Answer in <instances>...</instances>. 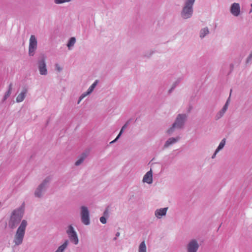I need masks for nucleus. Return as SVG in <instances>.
I'll return each instance as SVG.
<instances>
[{"instance_id": "obj_1", "label": "nucleus", "mask_w": 252, "mask_h": 252, "mask_svg": "<svg viewBox=\"0 0 252 252\" xmlns=\"http://www.w3.org/2000/svg\"><path fill=\"white\" fill-rule=\"evenodd\" d=\"M24 214V205L14 210L10 216L8 221V226L11 229L15 228L21 221Z\"/></svg>"}, {"instance_id": "obj_2", "label": "nucleus", "mask_w": 252, "mask_h": 252, "mask_svg": "<svg viewBox=\"0 0 252 252\" xmlns=\"http://www.w3.org/2000/svg\"><path fill=\"white\" fill-rule=\"evenodd\" d=\"M27 225V221L26 220H23L17 229L14 235L13 243L15 246H19L22 244Z\"/></svg>"}, {"instance_id": "obj_3", "label": "nucleus", "mask_w": 252, "mask_h": 252, "mask_svg": "<svg viewBox=\"0 0 252 252\" xmlns=\"http://www.w3.org/2000/svg\"><path fill=\"white\" fill-rule=\"evenodd\" d=\"M195 0H184L181 16L183 19L191 18L193 15V6Z\"/></svg>"}, {"instance_id": "obj_4", "label": "nucleus", "mask_w": 252, "mask_h": 252, "mask_svg": "<svg viewBox=\"0 0 252 252\" xmlns=\"http://www.w3.org/2000/svg\"><path fill=\"white\" fill-rule=\"evenodd\" d=\"M187 118L188 115L186 114H178L172 126L167 130V133L168 134H172L174 132L175 129L183 128L187 120Z\"/></svg>"}, {"instance_id": "obj_5", "label": "nucleus", "mask_w": 252, "mask_h": 252, "mask_svg": "<svg viewBox=\"0 0 252 252\" xmlns=\"http://www.w3.org/2000/svg\"><path fill=\"white\" fill-rule=\"evenodd\" d=\"M66 233L70 242L76 245L79 243L78 235L74 227L72 225H69L66 229Z\"/></svg>"}, {"instance_id": "obj_6", "label": "nucleus", "mask_w": 252, "mask_h": 252, "mask_svg": "<svg viewBox=\"0 0 252 252\" xmlns=\"http://www.w3.org/2000/svg\"><path fill=\"white\" fill-rule=\"evenodd\" d=\"M50 181L51 178L49 177H47L44 180L43 182L37 187L34 192V194L36 197H40L43 195Z\"/></svg>"}, {"instance_id": "obj_7", "label": "nucleus", "mask_w": 252, "mask_h": 252, "mask_svg": "<svg viewBox=\"0 0 252 252\" xmlns=\"http://www.w3.org/2000/svg\"><path fill=\"white\" fill-rule=\"evenodd\" d=\"M80 217L81 222L86 225L90 224V212L87 207L82 206L80 208Z\"/></svg>"}, {"instance_id": "obj_8", "label": "nucleus", "mask_w": 252, "mask_h": 252, "mask_svg": "<svg viewBox=\"0 0 252 252\" xmlns=\"http://www.w3.org/2000/svg\"><path fill=\"white\" fill-rule=\"evenodd\" d=\"M37 40L35 36L33 35L31 36L29 43V55L33 56L34 52L37 48Z\"/></svg>"}, {"instance_id": "obj_9", "label": "nucleus", "mask_w": 252, "mask_h": 252, "mask_svg": "<svg viewBox=\"0 0 252 252\" xmlns=\"http://www.w3.org/2000/svg\"><path fill=\"white\" fill-rule=\"evenodd\" d=\"M38 68L41 75H46L48 74L45 60L42 58L38 61Z\"/></svg>"}, {"instance_id": "obj_10", "label": "nucleus", "mask_w": 252, "mask_h": 252, "mask_svg": "<svg viewBox=\"0 0 252 252\" xmlns=\"http://www.w3.org/2000/svg\"><path fill=\"white\" fill-rule=\"evenodd\" d=\"M199 247L198 242L195 239L190 241L187 246V252H197Z\"/></svg>"}, {"instance_id": "obj_11", "label": "nucleus", "mask_w": 252, "mask_h": 252, "mask_svg": "<svg viewBox=\"0 0 252 252\" xmlns=\"http://www.w3.org/2000/svg\"><path fill=\"white\" fill-rule=\"evenodd\" d=\"M230 13L235 17L239 16L241 14V7L239 3H233L230 7Z\"/></svg>"}, {"instance_id": "obj_12", "label": "nucleus", "mask_w": 252, "mask_h": 252, "mask_svg": "<svg viewBox=\"0 0 252 252\" xmlns=\"http://www.w3.org/2000/svg\"><path fill=\"white\" fill-rule=\"evenodd\" d=\"M168 207L157 209L155 211V216L158 219H160L166 215Z\"/></svg>"}, {"instance_id": "obj_13", "label": "nucleus", "mask_w": 252, "mask_h": 252, "mask_svg": "<svg viewBox=\"0 0 252 252\" xmlns=\"http://www.w3.org/2000/svg\"><path fill=\"white\" fill-rule=\"evenodd\" d=\"M229 103V98H228L226 103H225L224 105L222 107V108L217 113L215 116L216 120H219L220 119L224 114V113L226 112V110L228 109V105Z\"/></svg>"}, {"instance_id": "obj_14", "label": "nucleus", "mask_w": 252, "mask_h": 252, "mask_svg": "<svg viewBox=\"0 0 252 252\" xmlns=\"http://www.w3.org/2000/svg\"><path fill=\"white\" fill-rule=\"evenodd\" d=\"M143 182L146 183L148 184H151L153 183V174L152 169L148 171L144 176Z\"/></svg>"}, {"instance_id": "obj_15", "label": "nucleus", "mask_w": 252, "mask_h": 252, "mask_svg": "<svg viewBox=\"0 0 252 252\" xmlns=\"http://www.w3.org/2000/svg\"><path fill=\"white\" fill-rule=\"evenodd\" d=\"M180 139L179 136L176 137H171L169 138L165 142L164 144V148H167L169 146L173 145L178 142Z\"/></svg>"}, {"instance_id": "obj_16", "label": "nucleus", "mask_w": 252, "mask_h": 252, "mask_svg": "<svg viewBox=\"0 0 252 252\" xmlns=\"http://www.w3.org/2000/svg\"><path fill=\"white\" fill-rule=\"evenodd\" d=\"M27 91L26 89H24L21 93L19 94L16 97V100L17 102H21L24 100L26 97V95L27 94Z\"/></svg>"}, {"instance_id": "obj_17", "label": "nucleus", "mask_w": 252, "mask_h": 252, "mask_svg": "<svg viewBox=\"0 0 252 252\" xmlns=\"http://www.w3.org/2000/svg\"><path fill=\"white\" fill-rule=\"evenodd\" d=\"M12 90V84L10 83L8 86V90L5 93L2 102H4L10 95Z\"/></svg>"}, {"instance_id": "obj_18", "label": "nucleus", "mask_w": 252, "mask_h": 252, "mask_svg": "<svg viewBox=\"0 0 252 252\" xmlns=\"http://www.w3.org/2000/svg\"><path fill=\"white\" fill-rule=\"evenodd\" d=\"M68 244V240H65L63 244L60 246L55 252H63L67 248Z\"/></svg>"}, {"instance_id": "obj_19", "label": "nucleus", "mask_w": 252, "mask_h": 252, "mask_svg": "<svg viewBox=\"0 0 252 252\" xmlns=\"http://www.w3.org/2000/svg\"><path fill=\"white\" fill-rule=\"evenodd\" d=\"M209 31L207 27L201 29L199 32V37L201 39L204 38L207 35L209 34Z\"/></svg>"}, {"instance_id": "obj_20", "label": "nucleus", "mask_w": 252, "mask_h": 252, "mask_svg": "<svg viewBox=\"0 0 252 252\" xmlns=\"http://www.w3.org/2000/svg\"><path fill=\"white\" fill-rule=\"evenodd\" d=\"M129 124V122H127L122 127L119 134L117 136V137L112 141L110 142V143H113L115 142L120 137L122 133L123 132L124 130L127 127L128 125Z\"/></svg>"}, {"instance_id": "obj_21", "label": "nucleus", "mask_w": 252, "mask_h": 252, "mask_svg": "<svg viewBox=\"0 0 252 252\" xmlns=\"http://www.w3.org/2000/svg\"><path fill=\"white\" fill-rule=\"evenodd\" d=\"M93 91L90 89L89 88H88V89L87 90V91L83 93L81 96L79 97V100H78V104H79L81 101L84 98H85L86 96L90 94Z\"/></svg>"}, {"instance_id": "obj_22", "label": "nucleus", "mask_w": 252, "mask_h": 252, "mask_svg": "<svg viewBox=\"0 0 252 252\" xmlns=\"http://www.w3.org/2000/svg\"><path fill=\"white\" fill-rule=\"evenodd\" d=\"M138 251V252H147V247L144 241L140 244Z\"/></svg>"}, {"instance_id": "obj_23", "label": "nucleus", "mask_w": 252, "mask_h": 252, "mask_svg": "<svg viewBox=\"0 0 252 252\" xmlns=\"http://www.w3.org/2000/svg\"><path fill=\"white\" fill-rule=\"evenodd\" d=\"M75 42H76V39L75 37H72L69 39L68 42L67 44L68 49H69V50L71 49V47H72L74 46V44L75 43Z\"/></svg>"}, {"instance_id": "obj_24", "label": "nucleus", "mask_w": 252, "mask_h": 252, "mask_svg": "<svg viewBox=\"0 0 252 252\" xmlns=\"http://www.w3.org/2000/svg\"><path fill=\"white\" fill-rule=\"evenodd\" d=\"M226 140L223 138L220 143L218 148L216 149V152H219L220 150L222 149L225 144Z\"/></svg>"}, {"instance_id": "obj_25", "label": "nucleus", "mask_w": 252, "mask_h": 252, "mask_svg": "<svg viewBox=\"0 0 252 252\" xmlns=\"http://www.w3.org/2000/svg\"><path fill=\"white\" fill-rule=\"evenodd\" d=\"M85 156H82L78 160H77L75 163V165L76 166H78L80 164H81L83 161H84V159H85Z\"/></svg>"}, {"instance_id": "obj_26", "label": "nucleus", "mask_w": 252, "mask_h": 252, "mask_svg": "<svg viewBox=\"0 0 252 252\" xmlns=\"http://www.w3.org/2000/svg\"><path fill=\"white\" fill-rule=\"evenodd\" d=\"M71 0H54V2L56 4H59L64 2H70Z\"/></svg>"}, {"instance_id": "obj_27", "label": "nucleus", "mask_w": 252, "mask_h": 252, "mask_svg": "<svg viewBox=\"0 0 252 252\" xmlns=\"http://www.w3.org/2000/svg\"><path fill=\"white\" fill-rule=\"evenodd\" d=\"M98 83V80H96L89 88L90 89L92 90L93 91H94V88L96 87Z\"/></svg>"}, {"instance_id": "obj_28", "label": "nucleus", "mask_w": 252, "mask_h": 252, "mask_svg": "<svg viewBox=\"0 0 252 252\" xmlns=\"http://www.w3.org/2000/svg\"><path fill=\"white\" fill-rule=\"evenodd\" d=\"M179 83V81H176L174 83V84H173L171 88L168 91V93L169 94H170L172 91L175 88V87L177 86V85Z\"/></svg>"}, {"instance_id": "obj_29", "label": "nucleus", "mask_w": 252, "mask_h": 252, "mask_svg": "<svg viewBox=\"0 0 252 252\" xmlns=\"http://www.w3.org/2000/svg\"><path fill=\"white\" fill-rule=\"evenodd\" d=\"M99 220L102 224H105L107 222L106 218L104 216L101 217Z\"/></svg>"}, {"instance_id": "obj_30", "label": "nucleus", "mask_w": 252, "mask_h": 252, "mask_svg": "<svg viewBox=\"0 0 252 252\" xmlns=\"http://www.w3.org/2000/svg\"><path fill=\"white\" fill-rule=\"evenodd\" d=\"M55 69L56 70H57L58 71L60 72L62 70V67H61V66L58 63H56L55 64Z\"/></svg>"}, {"instance_id": "obj_31", "label": "nucleus", "mask_w": 252, "mask_h": 252, "mask_svg": "<svg viewBox=\"0 0 252 252\" xmlns=\"http://www.w3.org/2000/svg\"><path fill=\"white\" fill-rule=\"evenodd\" d=\"M219 152H216V150L215 151L214 154H213V155L212 156V158H214L215 157H216V155L217 154V153H218Z\"/></svg>"}, {"instance_id": "obj_32", "label": "nucleus", "mask_w": 252, "mask_h": 252, "mask_svg": "<svg viewBox=\"0 0 252 252\" xmlns=\"http://www.w3.org/2000/svg\"><path fill=\"white\" fill-rule=\"evenodd\" d=\"M191 110V106H189V107L188 108V112L189 113Z\"/></svg>"}, {"instance_id": "obj_33", "label": "nucleus", "mask_w": 252, "mask_h": 252, "mask_svg": "<svg viewBox=\"0 0 252 252\" xmlns=\"http://www.w3.org/2000/svg\"><path fill=\"white\" fill-rule=\"evenodd\" d=\"M108 214V211L107 210H105L104 212V215H107Z\"/></svg>"}, {"instance_id": "obj_34", "label": "nucleus", "mask_w": 252, "mask_h": 252, "mask_svg": "<svg viewBox=\"0 0 252 252\" xmlns=\"http://www.w3.org/2000/svg\"><path fill=\"white\" fill-rule=\"evenodd\" d=\"M120 235V233L119 232H117L116 233V236H119Z\"/></svg>"}]
</instances>
